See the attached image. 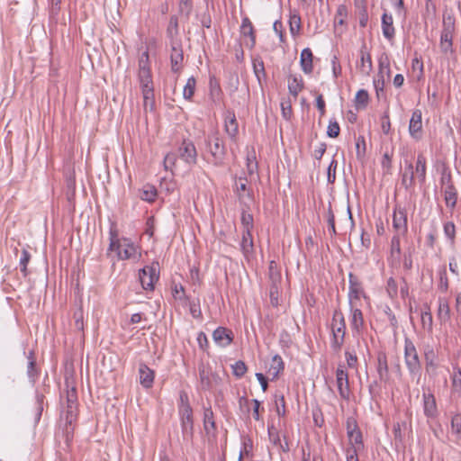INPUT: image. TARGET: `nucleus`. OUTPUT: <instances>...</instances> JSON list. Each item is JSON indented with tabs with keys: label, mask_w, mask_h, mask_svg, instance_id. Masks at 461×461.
I'll return each instance as SVG.
<instances>
[{
	"label": "nucleus",
	"mask_w": 461,
	"mask_h": 461,
	"mask_svg": "<svg viewBox=\"0 0 461 461\" xmlns=\"http://www.w3.org/2000/svg\"><path fill=\"white\" fill-rule=\"evenodd\" d=\"M331 332V348L335 352H339L344 344L346 335L345 318L343 313L339 310H336L332 316Z\"/></svg>",
	"instance_id": "obj_4"
},
{
	"label": "nucleus",
	"mask_w": 461,
	"mask_h": 461,
	"mask_svg": "<svg viewBox=\"0 0 461 461\" xmlns=\"http://www.w3.org/2000/svg\"><path fill=\"white\" fill-rule=\"evenodd\" d=\"M409 132L410 135L415 139L416 140H419L422 137V115L420 110H415L413 111L410 124H409Z\"/></svg>",
	"instance_id": "obj_15"
},
{
	"label": "nucleus",
	"mask_w": 461,
	"mask_h": 461,
	"mask_svg": "<svg viewBox=\"0 0 461 461\" xmlns=\"http://www.w3.org/2000/svg\"><path fill=\"white\" fill-rule=\"evenodd\" d=\"M178 414L181 421L182 435L185 440L194 436L193 409L189 403L188 394L185 391L179 393Z\"/></svg>",
	"instance_id": "obj_3"
},
{
	"label": "nucleus",
	"mask_w": 461,
	"mask_h": 461,
	"mask_svg": "<svg viewBox=\"0 0 461 461\" xmlns=\"http://www.w3.org/2000/svg\"><path fill=\"white\" fill-rule=\"evenodd\" d=\"M338 167V161L332 159L328 167V182L333 184L336 180V169Z\"/></svg>",
	"instance_id": "obj_62"
},
{
	"label": "nucleus",
	"mask_w": 461,
	"mask_h": 461,
	"mask_svg": "<svg viewBox=\"0 0 461 461\" xmlns=\"http://www.w3.org/2000/svg\"><path fill=\"white\" fill-rule=\"evenodd\" d=\"M109 248L107 255L110 252H116L118 260L138 259L140 257L139 248L127 238L122 240L119 239L118 230L115 226H112L109 230Z\"/></svg>",
	"instance_id": "obj_2"
},
{
	"label": "nucleus",
	"mask_w": 461,
	"mask_h": 461,
	"mask_svg": "<svg viewBox=\"0 0 461 461\" xmlns=\"http://www.w3.org/2000/svg\"><path fill=\"white\" fill-rule=\"evenodd\" d=\"M350 444L352 445L349 448H357V451L364 447L362 433L360 429L352 432L348 435Z\"/></svg>",
	"instance_id": "obj_40"
},
{
	"label": "nucleus",
	"mask_w": 461,
	"mask_h": 461,
	"mask_svg": "<svg viewBox=\"0 0 461 461\" xmlns=\"http://www.w3.org/2000/svg\"><path fill=\"white\" fill-rule=\"evenodd\" d=\"M451 393L461 398V369L457 366L453 368L451 374Z\"/></svg>",
	"instance_id": "obj_30"
},
{
	"label": "nucleus",
	"mask_w": 461,
	"mask_h": 461,
	"mask_svg": "<svg viewBox=\"0 0 461 461\" xmlns=\"http://www.w3.org/2000/svg\"><path fill=\"white\" fill-rule=\"evenodd\" d=\"M425 362H426V371L429 373L431 370L434 371L437 368V364L435 363V353L432 348H428L424 352Z\"/></svg>",
	"instance_id": "obj_48"
},
{
	"label": "nucleus",
	"mask_w": 461,
	"mask_h": 461,
	"mask_svg": "<svg viewBox=\"0 0 461 461\" xmlns=\"http://www.w3.org/2000/svg\"><path fill=\"white\" fill-rule=\"evenodd\" d=\"M243 448L240 452L239 461H242L244 456H249L252 450V442L250 439L243 438Z\"/></svg>",
	"instance_id": "obj_59"
},
{
	"label": "nucleus",
	"mask_w": 461,
	"mask_h": 461,
	"mask_svg": "<svg viewBox=\"0 0 461 461\" xmlns=\"http://www.w3.org/2000/svg\"><path fill=\"white\" fill-rule=\"evenodd\" d=\"M340 128L339 123L334 121H330L328 126L327 134L330 138H337L339 135Z\"/></svg>",
	"instance_id": "obj_63"
},
{
	"label": "nucleus",
	"mask_w": 461,
	"mask_h": 461,
	"mask_svg": "<svg viewBox=\"0 0 461 461\" xmlns=\"http://www.w3.org/2000/svg\"><path fill=\"white\" fill-rule=\"evenodd\" d=\"M438 289L444 293L447 292L448 289V279L447 276V271L445 267L439 273Z\"/></svg>",
	"instance_id": "obj_61"
},
{
	"label": "nucleus",
	"mask_w": 461,
	"mask_h": 461,
	"mask_svg": "<svg viewBox=\"0 0 461 461\" xmlns=\"http://www.w3.org/2000/svg\"><path fill=\"white\" fill-rule=\"evenodd\" d=\"M301 16L297 13H291L289 17V26L292 35H296L301 30Z\"/></svg>",
	"instance_id": "obj_39"
},
{
	"label": "nucleus",
	"mask_w": 461,
	"mask_h": 461,
	"mask_svg": "<svg viewBox=\"0 0 461 461\" xmlns=\"http://www.w3.org/2000/svg\"><path fill=\"white\" fill-rule=\"evenodd\" d=\"M178 156L181 159L189 165L195 164L197 152L193 141L189 140H184L178 148Z\"/></svg>",
	"instance_id": "obj_12"
},
{
	"label": "nucleus",
	"mask_w": 461,
	"mask_h": 461,
	"mask_svg": "<svg viewBox=\"0 0 461 461\" xmlns=\"http://www.w3.org/2000/svg\"><path fill=\"white\" fill-rule=\"evenodd\" d=\"M77 405H67V411H66V433L67 437L70 432L73 431V422L77 419Z\"/></svg>",
	"instance_id": "obj_34"
},
{
	"label": "nucleus",
	"mask_w": 461,
	"mask_h": 461,
	"mask_svg": "<svg viewBox=\"0 0 461 461\" xmlns=\"http://www.w3.org/2000/svg\"><path fill=\"white\" fill-rule=\"evenodd\" d=\"M422 398L424 415L428 418H435L438 415V407L434 394L424 393Z\"/></svg>",
	"instance_id": "obj_21"
},
{
	"label": "nucleus",
	"mask_w": 461,
	"mask_h": 461,
	"mask_svg": "<svg viewBox=\"0 0 461 461\" xmlns=\"http://www.w3.org/2000/svg\"><path fill=\"white\" fill-rule=\"evenodd\" d=\"M207 147L216 165L221 164L226 154L225 146L217 135L208 137Z\"/></svg>",
	"instance_id": "obj_9"
},
{
	"label": "nucleus",
	"mask_w": 461,
	"mask_h": 461,
	"mask_svg": "<svg viewBox=\"0 0 461 461\" xmlns=\"http://www.w3.org/2000/svg\"><path fill=\"white\" fill-rule=\"evenodd\" d=\"M350 309L352 312L351 328L356 332L360 333L365 323L362 311L357 305Z\"/></svg>",
	"instance_id": "obj_29"
},
{
	"label": "nucleus",
	"mask_w": 461,
	"mask_h": 461,
	"mask_svg": "<svg viewBox=\"0 0 461 461\" xmlns=\"http://www.w3.org/2000/svg\"><path fill=\"white\" fill-rule=\"evenodd\" d=\"M357 8L358 9L359 25L365 28L368 23V14L366 5L363 4V0H355Z\"/></svg>",
	"instance_id": "obj_38"
},
{
	"label": "nucleus",
	"mask_w": 461,
	"mask_h": 461,
	"mask_svg": "<svg viewBox=\"0 0 461 461\" xmlns=\"http://www.w3.org/2000/svg\"><path fill=\"white\" fill-rule=\"evenodd\" d=\"M241 225L243 228V231H251L254 227V220L253 215L243 208L240 217Z\"/></svg>",
	"instance_id": "obj_43"
},
{
	"label": "nucleus",
	"mask_w": 461,
	"mask_h": 461,
	"mask_svg": "<svg viewBox=\"0 0 461 461\" xmlns=\"http://www.w3.org/2000/svg\"><path fill=\"white\" fill-rule=\"evenodd\" d=\"M447 208L453 211L457 203L458 192L455 185L440 188Z\"/></svg>",
	"instance_id": "obj_19"
},
{
	"label": "nucleus",
	"mask_w": 461,
	"mask_h": 461,
	"mask_svg": "<svg viewBox=\"0 0 461 461\" xmlns=\"http://www.w3.org/2000/svg\"><path fill=\"white\" fill-rule=\"evenodd\" d=\"M140 383L144 388H150L154 383L155 373L146 364L140 363L139 366Z\"/></svg>",
	"instance_id": "obj_22"
},
{
	"label": "nucleus",
	"mask_w": 461,
	"mask_h": 461,
	"mask_svg": "<svg viewBox=\"0 0 461 461\" xmlns=\"http://www.w3.org/2000/svg\"><path fill=\"white\" fill-rule=\"evenodd\" d=\"M421 322L423 326L428 325V330H432L433 326V317L430 312V308L429 305H425V310L421 312Z\"/></svg>",
	"instance_id": "obj_54"
},
{
	"label": "nucleus",
	"mask_w": 461,
	"mask_h": 461,
	"mask_svg": "<svg viewBox=\"0 0 461 461\" xmlns=\"http://www.w3.org/2000/svg\"><path fill=\"white\" fill-rule=\"evenodd\" d=\"M376 371L380 382L387 383L390 378L387 356L384 351H379L376 356Z\"/></svg>",
	"instance_id": "obj_18"
},
{
	"label": "nucleus",
	"mask_w": 461,
	"mask_h": 461,
	"mask_svg": "<svg viewBox=\"0 0 461 461\" xmlns=\"http://www.w3.org/2000/svg\"><path fill=\"white\" fill-rule=\"evenodd\" d=\"M170 68L175 74H180L184 68V50L181 41L169 42Z\"/></svg>",
	"instance_id": "obj_8"
},
{
	"label": "nucleus",
	"mask_w": 461,
	"mask_h": 461,
	"mask_svg": "<svg viewBox=\"0 0 461 461\" xmlns=\"http://www.w3.org/2000/svg\"><path fill=\"white\" fill-rule=\"evenodd\" d=\"M414 175L418 183L422 185L426 182L427 159L422 153L418 154L414 167Z\"/></svg>",
	"instance_id": "obj_20"
},
{
	"label": "nucleus",
	"mask_w": 461,
	"mask_h": 461,
	"mask_svg": "<svg viewBox=\"0 0 461 461\" xmlns=\"http://www.w3.org/2000/svg\"><path fill=\"white\" fill-rule=\"evenodd\" d=\"M212 338L214 342L220 347H227L230 344V334L226 328H217L212 333Z\"/></svg>",
	"instance_id": "obj_28"
},
{
	"label": "nucleus",
	"mask_w": 461,
	"mask_h": 461,
	"mask_svg": "<svg viewBox=\"0 0 461 461\" xmlns=\"http://www.w3.org/2000/svg\"><path fill=\"white\" fill-rule=\"evenodd\" d=\"M240 248L245 256H248L253 250V239L251 231H243Z\"/></svg>",
	"instance_id": "obj_36"
},
{
	"label": "nucleus",
	"mask_w": 461,
	"mask_h": 461,
	"mask_svg": "<svg viewBox=\"0 0 461 461\" xmlns=\"http://www.w3.org/2000/svg\"><path fill=\"white\" fill-rule=\"evenodd\" d=\"M253 68H254V72H255L257 77L258 78V80H260L261 76H263V77L266 76L265 66H264L263 60L254 59Z\"/></svg>",
	"instance_id": "obj_60"
},
{
	"label": "nucleus",
	"mask_w": 461,
	"mask_h": 461,
	"mask_svg": "<svg viewBox=\"0 0 461 461\" xmlns=\"http://www.w3.org/2000/svg\"><path fill=\"white\" fill-rule=\"evenodd\" d=\"M268 269L271 285H278L281 283L282 276L275 261L270 262Z\"/></svg>",
	"instance_id": "obj_42"
},
{
	"label": "nucleus",
	"mask_w": 461,
	"mask_h": 461,
	"mask_svg": "<svg viewBox=\"0 0 461 461\" xmlns=\"http://www.w3.org/2000/svg\"><path fill=\"white\" fill-rule=\"evenodd\" d=\"M203 427L207 434H212L215 431V421L213 412L211 408H204Z\"/></svg>",
	"instance_id": "obj_35"
},
{
	"label": "nucleus",
	"mask_w": 461,
	"mask_h": 461,
	"mask_svg": "<svg viewBox=\"0 0 461 461\" xmlns=\"http://www.w3.org/2000/svg\"><path fill=\"white\" fill-rule=\"evenodd\" d=\"M35 400H36V420H40L44 406L45 400V391L40 392L39 390L35 391Z\"/></svg>",
	"instance_id": "obj_46"
},
{
	"label": "nucleus",
	"mask_w": 461,
	"mask_h": 461,
	"mask_svg": "<svg viewBox=\"0 0 461 461\" xmlns=\"http://www.w3.org/2000/svg\"><path fill=\"white\" fill-rule=\"evenodd\" d=\"M31 259V254L26 249L22 250L19 265L23 276L28 275L27 266Z\"/></svg>",
	"instance_id": "obj_52"
},
{
	"label": "nucleus",
	"mask_w": 461,
	"mask_h": 461,
	"mask_svg": "<svg viewBox=\"0 0 461 461\" xmlns=\"http://www.w3.org/2000/svg\"><path fill=\"white\" fill-rule=\"evenodd\" d=\"M240 33L243 37V44H245L248 48H253L256 42V37L253 25L248 17H245L242 20Z\"/></svg>",
	"instance_id": "obj_17"
},
{
	"label": "nucleus",
	"mask_w": 461,
	"mask_h": 461,
	"mask_svg": "<svg viewBox=\"0 0 461 461\" xmlns=\"http://www.w3.org/2000/svg\"><path fill=\"white\" fill-rule=\"evenodd\" d=\"M401 185L410 193H413L415 190L416 177L414 175V166L407 160H405L404 170L401 174Z\"/></svg>",
	"instance_id": "obj_13"
},
{
	"label": "nucleus",
	"mask_w": 461,
	"mask_h": 461,
	"mask_svg": "<svg viewBox=\"0 0 461 461\" xmlns=\"http://www.w3.org/2000/svg\"><path fill=\"white\" fill-rule=\"evenodd\" d=\"M26 358L28 360L27 364V376L31 384H34L38 380L41 368L37 366L36 363V356L34 350H29L28 352H24Z\"/></svg>",
	"instance_id": "obj_16"
},
{
	"label": "nucleus",
	"mask_w": 461,
	"mask_h": 461,
	"mask_svg": "<svg viewBox=\"0 0 461 461\" xmlns=\"http://www.w3.org/2000/svg\"><path fill=\"white\" fill-rule=\"evenodd\" d=\"M327 221L329 225V230L333 234L336 235V227H335V215L332 211L331 203H329L328 210H327Z\"/></svg>",
	"instance_id": "obj_55"
},
{
	"label": "nucleus",
	"mask_w": 461,
	"mask_h": 461,
	"mask_svg": "<svg viewBox=\"0 0 461 461\" xmlns=\"http://www.w3.org/2000/svg\"><path fill=\"white\" fill-rule=\"evenodd\" d=\"M444 233L453 244L456 239V226L454 222L447 221L444 224Z\"/></svg>",
	"instance_id": "obj_57"
},
{
	"label": "nucleus",
	"mask_w": 461,
	"mask_h": 461,
	"mask_svg": "<svg viewBox=\"0 0 461 461\" xmlns=\"http://www.w3.org/2000/svg\"><path fill=\"white\" fill-rule=\"evenodd\" d=\"M439 184H440V188H442L443 186H448V185H455L449 167H444L442 168Z\"/></svg>",
	"instance_id": "obj_50"
},
{
	"label": "nucleus",
	"mask_w": 461,
	"mask_h": 461,
	"mask_svg": "<svg viewBox=\"0 0 461 461\" xmlns=\"http://www.w3.org/2000/svg\"><path fill=\"white\" fill-rule=\"evenodd\" d=\"M404 360L406 366L411 375H417L421 370V364L413 342L409 339H404Z\"/></svg>",
	"instance_id": "obj_6"
},
{
	"label": "nucleus",
	"mask_w": 461,
	"mask_h": 461,
	"mask_svg": "<svg viewBox=\"0 0 461 461\" xmlns=\"http://www.w3.org/2000/svg\"><path fill=\"white\" fill-rule=\"evenodd\" d=\"M158 263L154 262L140 270V281L143 289L152 291L155 283L158 280Z\"/></svg>",
	"instance_id": "obj_7"
},
{
	"label": "nucleus",
	"mask_w": 461,
	"mask_h": 461,
	"mask_svg": "<svg viewBox=\"0 0 461 461\" xmlns=\"http://www.w3.org/2000/svg\"><path fill=\"white\" fill-rule=\"evenodd\" d=\"M402 235L394 234L391 240L390 245V259L392 260V264L399 263L402 254L401 249V237Z\"/></svg>",
	"instance_id": "obj_26"
},
{
	"label": "nucleus",
	"mask_w": 461,
	"mask_h": 461,
	"mask_svg": "<svg viewBox=\"0 0 461 461\" xmlns=\"http://www.w3.org/2000/svg\"><path fill=\"white\" fill-rule=\"evenodd\" d=\"M313 54L311 49L305 48L301 52L300 65L305 74H311L313 70Z\"/></svg>",
	"instance_id": "obj_27"
},
{
	"label": "nucleus",
	"mask_w": 461,
	"mask_h": 461,
	"mask_svg": "<svg viewBox=\"0 0 461 461\" xmlns=\"http://www.w3.org/2000/svg\"><path fill=\"white\" fill-rule=\"evenodd\" d=\"M393 157V149L391 151L386 150L383 155L381 165H382L383 170L385 174H391L392 167H393V165H392Z\"/></svg>",
	"instance_id": "obj_47"
},
{
	"label": "nucleus",
	"mask_w": 461,
	"mask_h": 461,
	"mask_svg": "<svg viewBox=\"0 0 461 461\" xmlns=\"http://www.w3.org/2000/svg\"><path fill=\"white\" fill-rule=\"evenodd\" d=\"M437 316L440 323H446L450 320V307L447 301L444 298L438 299Z\"/></svg>",
	"instance_id": "obj_31"
},
{
	"label": "nucleus",
	"mask_w": 461,
	"mask_h": 461,
	"mask_svg": "<svg viewBox=\"0 0 461 461\" xmlns=\"http://www.w3.org/2000/svg\"><path fill=\"white\" fill-rule=\"evenodd\" d=\"M176 161V155L175 153H167L164 158V167L165 168L171 169L173 166H175Z\"/></svg>",
	"instance_id": "obj_64"
},
{
	"label": "nucleus",
	"mask_w": 461,
	"mask_h": 461,
	"mask_svg": "<svg viewBox=\"0 0 461 461\" xmlns=\"http://www.w3.org/2000/svg\"><path fill=\"white\" fill-rule=\"evenodd\" d=\"M393 228L395 234L405 236L408 231V220L406 209L396 205L393 214Z\"/></svg>",
	"instance_id": "obj_10"
},
{
	"label": "nucleus",
	"mask_w": 461,
	"mask_h": 461,
	"mask_svg": "<svg viewBox=\"0 0 461 461\" xmlns=\"http://www.w3.org/2000/svg\"><path fill=\"white\" fill-rule=\"evenodd\" d=\"M451 433L455 435L456 441L461 440V414L456 413L451 417Z\"/></svg>",
	"instance_id": "obj_37"
},
{
	"label": "nucleus",
	"mask_w": 461,
	"mask_h": 461,
	"mask_svg": "<svg viewBox=\"0 0 461 461\" xmlns=\"http://www.w3.org/2000/svg\"><path fill=\"white\" fill-rule=\"evenodd\" d=\"M348 299H349V305L350 308H353L357 306V302L360 301L361 296L364 298H366L365 292L362 287L361 282L358 280V278L354 276L352 273L348 276Z\"/></svg>",
	"instance_id": "obj_11"
},
{
	"label": "nucleus",
	"mask_w": 461,
	"mask_h": 461,
	"mask_svg": "<svg viewBox=\"0 0 461 461\" xmlns=\"http://www.w3.org/2000/svg\"><path fill=\"white\" fill-rule=\"evenodd\" d=\"M383 65V62L380 61V70H382ZM374 86L375 88L377 98H380L381 95L384 94V79L382 71H380L379 74L377 75V78L374 80Z\"/></svg>",
	"instance_id": "obj_51"
},
{
	"label": "nucleus",
	"mask_w": 461,
	"mask_h": 461,
	"mask_svg": "<svg viewBox=\"0 0 461 461\" xmlns=\"http://www.w3.org/2000/svg\"><path fill=\"white\" fill-rule=\"evenodd\" d=\"M360 65L359 70L365 75H368L372 70V59L371 55L366 50V46L360 50Z\"/></svg>",
	"instance_id": "obj_32"
},
{
	"label": "nucleus",
	"mask_w": 461,
	"mask_h": 461,
	"mask_svg": "<svg viewBox=\"0 0 461 461\" xmlns=\"http://www.w3.org/2000/svg\"><path fill=\"white\" fill-rule=\"evenodd\" d=\"M336 380L340 397L348 400L350 396L348 375L341 366H339L336 371Z\"/></svg>",
	"instance_id": "obj_14"
},
{
	"label": "nucleus",
	"mask_w": 461,
	"mask_h": 461,
	"mask_svg": "<svg viewBox=\"0 0 461 461\" xmlns=\"http://www.w3.org/2000/svg\"><path fill=\"white\" fill-rule=\"evenodd\" d=\"M368 100H369V95H368L367 91H366L364 89L358 90L356 95V99H355V105H356L357 109L366 108L368 104Z\"/></svg>",
	"instance_id": "obj_45"
},
{
	"label": "nucleus",
	"mask_w": 461,
	"mask_h": 461,
	"mask_svg": "<svg viewBox=\"0 0 461 461\" xmlns=\"http://www.w3.org/2000/svg\"><path fill=\"white\" fill-rule=\"evenodd\" d=\"M382 32L383 35L389 41H392L394 39L395 29L393 27V18L392 14L384 12L382 15Z\"/></svg>",
	"instance_id": "obj_23"
},
{
	"label": "nucleus",
	"mask_w": 461,
	"mask_h": 461,
	"mask_svg": "<svg viewBox=\"0 0 461 461\" xmlns=\"http://www.w3.org/2000/svg\"><path fill=\"white\" fill-rule=\"evenodd\" d=\"M138 81L143 96V107L153 109L155 104L154 84L149 50L143 51L138 60Z\"/></svg>",
	"instance_id": "obj_1"
},
{
	"label": "nucleus",
	"mask_w": 461,
	"mask_h": 461,
	"mask_svg": "<svg viewBox=\"0 0 461 461\" xmlns=\"http://www.w3.org/2000/svg\"><path fill=\"white\" fill-rule=\"evenodd\" d=\"M285 364L282 357L279 355H275L269 364V367L267 374L270 380H276L278 378L279 374L284 371Z\"/></svg>",
	"instance_id": "obj_24"
},
{
	"label": "nucleus",
	"mask_w": 461,
	"mask_h": 461,
	"mask_svg": "<svg viewBox=\"0 0 461 461\" xmlns=\"http://www.w3.org/2000/svg\"><path fill=\"white\" fill-rule=\"evenodd\" d=\"M455 32V17L451 13L443 14V29L440 35V49L444 53L453 51V34Z\"/></svg>",
	"instance_id": "obj_5"
},
{
	"label": "nucleus",
	"mask_w": 461,
	"mask_h": 461,
	"mask_svg": "<svg viewBox=\"0 0 461 461\" xmlns=\"http://www.w3.org/2000/svg\"><path fill=\"white\" fill-rule=\"evenodd\" d=\"M196 80L194 77L187 79L183 90V96L185 100L190 101L194 95Z\"/></svg>",
	"instance_id": "obj_41"
},
{
	"label": "nucleus",
	"mask_w": 461,
	"mask_h": 461,
	"mask_svg": "<svg viewBox=\"0 0 461 461\" xmlns=\"http://www.w3.org/2000/svg\"><path fill=\"white\" fill-rule=\"evenodd\" d=\"M275 399H276L275 402H276V412H277L278 416H280V417L285 416L286 409H285V401L284 395L276 393Z\"/></svg>",
	"instance_id": "obj_53"
},
{
	"label": "nucleus",
	"mask_w": 461,
	"mask_h": 461,
	"mask_svg": "<svg viewBox=\"0 0 461 461\" xmlns=\"http://www.w3.org/2000/svg\"><path fill=\"white\" fill-rule=\"evenodd\" d=\"M304 88L303 77L300 75H289L288 90L289 94L296 98L300 92Z\"/></svg>",
	"instance_id": "obj_25"
},
{
	"label": "nucleus",
	"mask_w": 461,
	"mask_h": 461,
	"mask_svg": "<svg viewBox=\"0 0 461 461\" xmlns=\"http://www.w3.org/2000/svg\"><path fill=\"white\" fill-rule=\"evenodd\" d=\"M157 195V189L153 185H146L143 187L140 196L141 200L152 203L155 201Z\"/></svg>",
	"instance_id": "obj_44"
},
{
	"label": "nucleus",
	"mask_w": 461,
	"mask_h": 461,
	"mask_svg": "<svg viewBox=\"0 0 461 461\" xmlns=\"http://www.w3.org/2000/svg\"><path fill=\"white\" fill-rule=\"evenodd\" d=\"M366 144L364 136H358L356 142V156L359 160L366 157Z\"/></svg>",
	"instance_id": "obj_49"
},
{
	"label": "nucleus",
	"mask_w": 461,
	"mask_h": 461,
	"mask_svg": "<svg viewBox=\"0 0 461 461\" xmlns=\"http://www.w3.org/2000/svg\"><path fill=\"white\" fill-rule=\"evenodd\" d=\"M248 368L246 364L243 361H237L235 365H232V374L235 375L238 377L243 376Z\"/></svg>",
	"instance_id": "obj_58"
},
{
	"label": "nucleus",
	"mask_w": 461,
	"mask_h": 461,
	"mask_svg": "<svg viewBox=\"0 0 461 461\" xmlns=\"http://www.w3.org/2000/svg\"><path fill=\"white\" fill-rule=\"evenodd\" d=\"M386 292L390 298H394L398 294V285L394 278L390 277L386 283Z\"/></svg>",
	"instance_id": "obj_56"
},
{
	"label": "nucleus",
	"mask_w": 461,
	"mask_h": 461,
	"mask_svg": "<svg viewBox=\"0 0 461 461\" xmlns=\"http://www.w3.org/2000/svg\"><path fill=\"white\" fill-rule=\"evenodd\" d=\"M167 37L169 42L174 41H181L178 37V20L177 17L173 15L169 19L168 26L167 28Z\"/></svg>",
	"instance_id": "obj_33"
}]
</instances>
